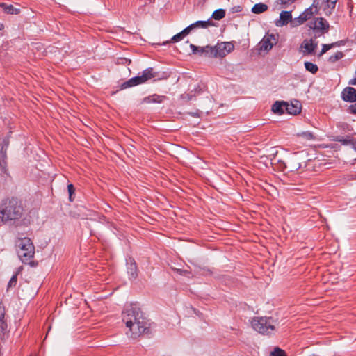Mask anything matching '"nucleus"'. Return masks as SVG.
<instances>
[{
  "label": "nucleus",
  "instance_id": "nucleus-1",
  "mask_svg": "<svg viewBox=\"0 0 356 356\" xmlns=\"http://www.w3.org/2000/svg\"><path fill=\"white\" fill-rule=\"evenodd\" d=\"M0 211L2 221L18 219L22 214V207L17 198L5 200Z\"/></svg>",
  "mask_w": 356,
  "mask_h": 356
},
{
  "label": "nucleus",
  "instance_id": "nucleus-2",
  "mask_svg": "<svg viewBox=\"0 0 356 356\" xmlns=\"http://www.w3.org/2000/svg\"><path fill=\"white\" fill-rule=\"evenodd\" d=\"M15 245L17 255L23 263H29L33 258L35 247L29 238H18Z\"/></svg>",
  "mask_w": 356,
  "mask_h": 356
},
{
  "label": "nucleus",
  "instance_id": "nucleus-3",
  "mask_svg": "<svg viewBox=\"0 0 356 356\" xmlns=\"http://www.w3.org/2000/svg\"><path fill=\"white\" fill-rule=\"evenodd\" d=\"M276 322L272 318H254L252 321V326L254 330L263 334H269L275 329Z\"/></svg>",
  "mask_w": 356,
  "mask_h": 356
},
{
  "label": "nucleus",
  "instance_id": "nucleus-4",
  "mask_svg": "<svg viewBox=\"0 0 356 356\" xmlns=\"http://www.w3.org/2000/svg\"><path fill=\"white\" fill-rule=\"evenodd\" d=\"M122 315V321L126 324V326H130L131 323L140 321V320H145L140 309L136 305L126 306Z\"/></svg>",
  "mask_w": 356,
  "mask_h": 356
},
{
  "label": "nucleus",
  "instance_id": "nucleus-5",
  "mask_svg": "<svg viewBox=\"0 0 356 356\" xmlns=\"http://www.w3.org/2000/svg\"><path fill=\"white\" fill-rule=\"evenodd\" d=\"M158 74V72H154L153 68H147L142 72L141 75L138 74V76L133 77L127 81L123 83L121 86V88L125 89L129 87L144 83L152 79L157 78Z\"/></svg>",
  "mask_w": 356,
  "mask_h": 356
},
{
  "label": "nucleus",
  "instance_id": "nucleus-6",
  "mask_svg": "<svg viewBox=\"0 0 356 356\" xmlns=\"http://www.w3.org/2000/svg\"><path fill=\"white\" fill-rule=\"evenodd\" d=\"M234 46L232 42H225L218 43L216 45L211 46V57L223 58L232 52Z\"/></svg>",
  "mask_w": 356,
  "mask_h": 356
},
{
  "label": "nucleus",
  "instance_id": "nucleus-7",
  "mask_svg": "<svg viewBox=\"0 0 356 356\" xmlns=\"http://www.w3.org/2000/svg\"><path fill=\"white\" fill-rule=\"evenodd\" d=\"M147 325L145 320H140V321L131 323L130 326H127L129 329V333L127 332V334H130L131 338L136 339L145 332L147 328Z\"/></svg>",
  "mask_w": 356,
  "mask_h": 356
},
{
  "label": "nucleus",
  "instance_id": "nucleus-8",
  "mask_svg": "<svg viewBox=\"0 0 356 356\" xmlns=\"http://www.w3.org/2000/svg\"><path fill=\"white\" fill-rule=\"evenodd\" d=\"M309 27L315 31H319L322 33L329 31L330 25L323 17H316L310 22Z\"/></svg>",
  "mask_w": 356,
  "mask_h": 356
},
{
  "label": "nucleus",
  "instance_id": "nucleus-9",
  "mask_svg": "<svg viewBox=\"0 0 356 356\" xmlns=\"http://www.w3.org/2000/svg\"><path fill=\"white\" fill-rule=\"evenodd\" d=\"M277 38L274 34L267 33L259 42L261 51H269L276 44Z\"/></svg>",
  "mask_w": 356,
  "mask_h": 356
},
{
  "label": "nucleus",
  "instance_id": "nucleus-10",
  "mask_svg": "<svg viewBox=\"0 0 356 356\" xmlns=\"http://www.w3.org/2000/svg\"><path fill=\"white\" fill-rule=\"evenodd\" d=\"M317 45V42L312 38L305 40L300 45V49L304 55H309L314 52Z\"/></svg>",
  "mask_w": 356,
  "mask_h": 356
},
{
  "label": "nucleus",
  "instance_id": "nucleus-11",
  "mask_svg": "<svg viewBox=\"0 0 356 356\" xmlns=\"http://www.w3.org/2000/svg\"><path fill=\"white\" fill-rule=\"evenodd\" d=\"M341 97L344 102H356V89L353 87H346L342 90Z\"/></svg>",
  "mask_w": 356,
  "mask_h": 356
},
{
  "label": "nucleus",
  "instance_id": "nucleus-12",
  "mask_svg": "<svg viewBox=\"0 0 356 356\" xmlns=\"http://www.w3.org/2000/svg\"><path fill=\"white\" fill-rule=\"evenodd\" d=\"M193 54H199L207 57H211V46L197 47L193 44H190Z\"/></svg>",
  "mask_w": 356,
  "mask_h": 356
},
{
  "label": "nucleus",
  "instance_id": "nucleus-13",
  "mask_svg": "<svg viewBox=\"0 0 356 356\" xmlns=\"http://www.w3.org/2000/svg\"><path fill=\"white\" fill-rule=\"evenodd\" d=\"M285 110L289 114L297 115L301 111V104L300 102L297 100L292 102L291 104H288L285 102Z\"/></svg>",
  "mask_w": 356,
  "mask_h": 356
},
{
  "label": "nucleus",
  "instance_id": "nucleus-14",
  "mask_svg": "<svg viewBox=\"0 0 356 356\" xmlns=\"http://www.w3.org/2000/svg\"><path fill=\"white\" fill-rule=\"evenodd\" d=\"M292 15L290 11H282L280 14V20L277 22V26H284L291 22Z\"/></svg>",
  "mask_w": 356,
  "mask_h": 356
},
{
  "label": "nucleus",
  "instance_id": "nucleus-15",
  "mask_svg": "<svg viewBox=\"0 0 356 356\" xmlns=\"http://www.w3.org/2000/svg\"><path fill=\"white\" fill-rule=\"evenodd\" d=\"M166 97L165 96L159 95L154 94L145 97L143 99V103L151 104V103H161Z\"/></svg>",
  "mask_w": 356,
  "mask_h": 356
},
{
  "label": "nucleus",
  "instance_id": "nucleus-16",
  "mask_svg": "<svg viewBox=\"0 0 356 356\" xmlns=\"http://www.w3.org/2000/svg\"><path fill=\"white\" fill-rule=\"evenodd\" d=\"M127 273L131 279H135L137 277V266L134 259H129L127 262Z\"/></svg>",
  "mask_w": 356,
  "mask_h": 356
},
{
  "label": "nucleus",
  "instance_id": "nucleus-17",
  "mask_svg": "<svg viewBox=\"0 0 356 356\" xmlns=\"http://www.w3.org/2000/svg\"><path fill=\"white\" fill-rule=\"evenodd\" d=\"M272 111L278 115L283 114L286 111L285 102L276 101L272 106Z\"/></svg>",
  "mask_w": 356,
  "mask_h": 356
},
{
  "label": "nucleus",
  "instance_id": "nucleus-18",
  "mask_svg": "<svg viewBox=\"0 0 356 356\" xmlns=\"http://www.w3.org/2000/svg\"><path fill=\"white\" fill-rule=\"evenodd\" d=\"M268 10V6L263 3H256L252 8V12L255 14H260Z\"/></svg>",
  "mask_w": 356,
  "mask_h": 356
},
{
  "label": "nucleus",
  "instance_id": "nucleus-19",
  "mask_svg": "<svg viewBox=\"0 0 356 356\" xmlns=\"http://www.w3.org/2000/svg\"><path fill=\"white\" fill-rule=\"evenodd\" d=\"M1 6L3 8L5 13L8 14H18L19 13V9L15 8L13 5L1 3Z\"/></svg>",
  "mask_w": 356,
  "mask_h": 356
},
{
  "label": "nucleus",
  "instance_id": "nucleus-20",
  "mask_svg": "<svg viewBox=\"0 0 356 356\" xmlns=\"http://www.w3.org/2000/svg\"><path fill=\"white\" fill-rule=\"evenodd\" d=\"M317 12H314L313 8H311L309 7L308 8L305 9V10L301 13V15L304 18L305 21H307L308 19H310L315 14H317Z\"/></svg>",
  "mask_w": 356,
  "mask_h": 356
},
{
  "label": "nucleus",
  "instance_id": "nucleus-21",
  "mask_svg": "<svg viewBox=\"0 0 356 356\" xmlns=\"http://www.w3.org/2000/svg\"><path fill=\"white\" fill-rule=\"evenodd\" d=\"M297 136L302 138L304 140H312L314 139V134L310 131H303L297 134Z\"/></svg>",
  "mask_w": 356,
  "mask_h": 356
},
{
  "label": "nucleus",
  "instance_id": "nucleus-22",
  "mask_svg": "<svg viewBox=\"0 0 356 356\" xmlns=\"http://www.w3.org/2000/svg\"><path fill=\"white\" fill-rule=\"evenodd\" d=\"M305 67L307 71L312 74H316L318 70V67L316 64L309 61L305 62Z\"/></svg>",
  "mask_w": 356,
  "mask_h": 356
},
{
  "label": "nucleus",
  "instance_id": "nucleus-23",
  "mask_svg": "<svg viewBox=\"0 0 356 356\" xmlns=\"http://www.w3.org/2000/svg\"><path fill=\"white\" fill-rule=\"evenodd\" d=\"M225 16V10L224 9H218L212 14V17L215 20H220Z\"/></svg>",
  "mask_w": 356,
  "mask_h": 356
},
{
  "label": "nucleus",
  "instance_id": "nucleus-24",
  "mask_svg": "<svg viewBox=\"0 0 356 356\" xmlns=\"http://www.w3.org/2000/svg\"><path fill=\"white\" fill-rule=\"evenodd\" d=\"M305 22L306 21L304 19V18L300 14L298 17H296L294 19L291 18V26L292 27H296L302 24Z\"/></svg>",
  "mask_w": 356,
  "mask_h": 356
},
{
  "label": "nucleus",
  "instance_id": "nucleus-25",
  "mask_svg": "<svg viewBox=\"0 0 356 356\" xmlns=\"http://www.w3.org/2000/svg\"><path fill=\"white\" fill-rule=\"evenodd\" d=\"M213 24L210 20L207 21H197L193 23L195 29L196 28H207L209 26H211Z\"/></svg>",
  "mask_w": 356,
  "mask_h": 356
},
{
  "label": "nucleus",
  "instance_id": "nucleus-26",
  "mask_svg": "<svg viewBox=\"0 0 356 356\" xmlns=\"http://www.w3.org/2000/svg\"><path fill=\"white\" fill-rule=\"evenodd\" d=\"M343 53L341 52V51H337V53H335L334 55H332L330 58H329V61L330 63H335L337 62V60H340L341 58H342L343 57Z\"/></svg>",
  "mask_w": 356,
  "mask_h": 356
},
{
  "label": "nucleus",
  "instance_id": "nucleus-27",
  "mask_svg": "<svg viewBox=\"0 0 356 356\" xmlns=\"http://www.w3.org/2000/svg\"><path fill=\"white\" fill-rule=\"evenodd\" d=\"M270 356H286V355L283 350L277 347L270 353Z\"/></svg>",
  "mask_w": 356,
  "mask_h": 356
},
{
  "label": "nucleus",
  "instance_id": "nucleus-28",
  "mask_svg": "<svg viewBox=\"0 0 356 356\" xmlns=\"http://www.w3.org/2000/svg\"><path fill=\"white\" fill-rule=\"evenodd\" d=\"M336 44H337V43H332L330 44H323L322 50H321L319 56L323 55V54L327 52L328 50H330L331 48L335 47Z\"/></svg>",
  "mask_w": 356,
  "mask_h": 356
},
{
  "label": "nucleus",
  "instance_id": "nucleus-29",
  "mask_svg": "<svg viewBox=\"0 0 356 356\" xmlns=\"http://www.w3.org/2000/svg\"><path fill=\"white\" fill-rule=\"evenodd\" d=\"M17 274L13 275L8 284V288L9 289L10 287L15 286L17 284Z\"/></svg>",
  "mask_w": 356,
  "mask_h": 356
},
{
  "label": "nucleus",
  "instance_id": "nucleus-30",
  "mask_svg": "<svg viewBox=\"0 0 356 356\" xmlns=\"http://www.w3.org/2000/svg\"><path fill=\"white\" fill-rule=\"evenodd\" d=\"M184 37V34H182V32L181 31L180 33L175 35L170 40V42H179L180 40H181L183 39V38Z\"/></svg>",
  "mask_w": 356,
  "mask_h": 356
},
{
  "label": "nucleus",
  "instance_id": "nucleus-31",
  "mask_svg": "<svg viewBox=\"0 0 356 356\" xmlns=\"http://www.w3.org/2000/svg\"><path fill=\"white\" fill-rule=\"evenodd\" d=\"M195 27H194V25L193 24L189 25L188 26H187L186 28H185L181 32H182V34H184V36L188 35L190 33V32L194 29Z\"/></svg>",
  "mask_w": 356,
  "mask_h": 356
},
{
  "label": "nucleus",
  "instance_id": "nucleus-32",
  "mask_svg": "<svg viewBox=\"0 0 356 356\" xmlns=\"http://www.w3.org/2000/svg\"><path fill=\"white\" fill-rule=\"evenodd\" d=\"M193 96L191 93H184L181 95V98L186 102H188L193 99Z\"/></svg>",
  "mask_w": 356,
  "mask_h": 356
},
{
  "label": "nucleus",
  "instance_id": "nucleus-33",
  "mask_svg": "<svg viewBox=\"0 0 356 356\" xmlns=\"http://www.w3.org/2000/svg\"><path fill=\"white\" fill-rule=\"evenodd\" d=\"M291 168L296 170H298L300 168V164L296 159H293L291 161Z\"/></svg>",
  "mask_w": 356,
  "mask_h": 356
},
{
  "label": "nucleus",
  "instance_id": "nucleus-34",
  "mask_svg": "<svg viewBox=\"0 0 356 356\" xmlns=\"http://www.w3.org/2000/svg\"><path fill=\"white\" fill-rule=\"evenodd\" d=\"M319 5V0H314L312 6H310L311 8H313L314 12H318V6Z\"/></svg>",
  "mask_w": 356,
  "mask_h": 356
},
{
  "label": "nucleus",
  "instance_id": "nucleus-35",
  "mask_svg": "<svg viewBox=\"0 0 356 356\" xmlns=\"http://www.w3.org/2000/svg\"><path fill=\"white\" fill-rule=\"evenodd\" d=\"M348 111L356 115V103L354 104H351L348 106Z\"/></svg>",
  "mask_w": 356,
  "mask_h": 356
},
{
  "label": "nucleus",
  "instance_id": "nucleus-36",
  "mask_svg": "<svg viewBox=\"0 0 356 356\" xmlns=\"http://www.w3.org/2000/svg\"><path fill=\"white\" fill-rule=\"evenodd\" d=\"M67 189H68V193H69V196H70V199L71 200V197H72V194L74 193V186L70 184L67 186Z\"/></svg>",
  "mask_w": 356,
  "mask_h": 356
},
{
  "label": "nucleus",
  "instance_id": "nucleus-37",
  "mask_svg": "<svg viewBox=\"0 0 356 356\" xmlns=\"http://www.w3.org/2000/svg\"><path fill=\"white\" fill-rule=\"evenodd\" d=\"M296 0H278L277 2L282 5H288L293 3Z\"/></svg>",
  "mask_w": 356,
  "mask_h": 356
},
{
  "label": "nucleus",
  "instance_id": "nucleus-38",
  "mask_svg": "<svg viewBox=\"0 0 356 356\" xmlns=\"http://www.w3.org/2000/svg\"><path fill=\"white\" fill-rule=\"evenodd\" d=\"M339 142L341 143L343 145H348L353 143V140L351 139H345V138H341L337 140Z\"/></svg>",
  "mask_w": 356,
  "mask_h": 356
},
{
  "label": "nucleus",
  "instance_id": "nucleus-39",
  "mask_svg": "<svg viewBox=\"0 0 356 356\" xmlns=\"http://www.w3.org/2000/svg\"><path fill=\"white\" fill-rule=\"evenodd\" d=\"M328 3V6L331 8V9H334L336 6V3L338 0H326Z\"/></svg>",
  "mask_w": 356,
  "mask_h": 356
},
{
  "label": "nucleus",
  "instance_id": "nucleus-40",
  "mask_svg": "<svg viewBox=\"0 0 356 356\" xmlns=\"http://www.w3.org/2000/svg\"><path fill=\"white\" fill-rule=\"evenodd\" d=\"M5 309L3 307L0 306V321H2L4 318Z\"/></svg>",
  "mask_w": 356,
  "mask_h": 356
},
{
  "label": "nucleus",
  "instance_id": "nucleus-41",
  "mask_svg": "<svg viewBox=\"0 0 356 356\" xmlns=\"http://www.w3.org/2000/svg\"><path fill=\"white\" fill-rule=\"evenodd\" d=\"M203 89L200 86H197L195 89L194 90H192L191 92H194L195 94H200L202 92Z\"/></svg>",
  "mask_w": 356,
  "mask_h": 356
},
{
  "label": "nucleus",
  "instance_id": "nucleus-42",
  "mask_svg": "<svg viewBox=\"0 0 356 356\" xmlns=\"http://www.w3.org/2000/svg\"><path fill=\"white\" fill-rule=\"evenodd\" d=\"M1 322V325H0V329H1V330H3L6 327V324L3 322V320H2V321H0Z\"/></svg>",
  "mask_w": 356,
  "mask_h": 356
},
{
  "label": "nucleus",
  "instance_id": "nucleus-43",
  "mask_svg": "<svg viewBox=\"0 0 356 356\" xmlns=\"http://www.w3.org/2000/svg\"><path fill=\"white\" fill-rule=\"evenodd\" d=\"M174 270L177 272L179 274H183V273H187L186 270H182L178 269V268H175Z\"/></svg>",
  "mask_w": 356,
  "mask_h": 356
},
{
  "label": "nucleus",
  "instance_id": "nucleus-44",
  "mask_svg": "<svg viewBox=\"0 0 356 356\" xmlns=\"http://www.w3.org/2000/svg\"><path fill=\"white\" fill-rule=\"evenodd\" d=\"M122 60H124L125 62L124 63H130V62H131L130 60H127V58H120L118 60L119 63H122Z\"/></svg>",
  "mask_w": 356,
  "mask_h": 356
},
{
  "label": "nucleus",
  "instance_id": "nucleus-45",
  "mask_svg": "<svg viewBox=\"0 0 356 356\" xmlns=\"http://www.w3.org/2000/svg\"><path fill=\"white\" fill-rule=\"evenodd\" d=\"M0 154L3 159L6 157V151H3V147L1 148Z\"/></svg>",
  "mask_w": 356,
  "mask_h": 356
},
{
  "label": "nucleus",
  "instance_id": "nucleus-46",
  "mask_svg": "<svg viewBox=\"0 0 356 356\" xmlns=\"http://www.w3.org/2000/svg\"><path fill=\"white\" fill-rule=\"evenodd\" d=\"M350 85H356V77L349 81Z\"/></svg>",
  "mask_w": 356,
  "mask_h": 356
},
{
  "label": "nucleus",
  "instance_id": "nucleus-47",
  "mask_svg": "<svg viewBox=\"0 0 356 356\" xmlns=\"http://www.w3.org/2000/svg\"><path fill=\"white\" fill-rule=\"evenodd\" d=\"M233 9H234V11H235V12H240V11H241V6L235 7V8H234Z\"/></svg>",
  "mask_w": 356,
  "mask_h": 356
},
{
  "label": "nucleus",
  "instance_id": "nucleus-48",
  "mask_svg": "<svg viewBox=\"0 0 356 356\" xmlns=\"http://www.w3.org/2000/svg\"><path fill=\"white\" fill-rule=\"evenodd\" d=\"M190 114H191V115H192V116H198V113H197V112H196V113H190Z\"/></svg>",
  "mask_w": 356,
  "mask_h": 356
},
{
  "label": "nucleus",
  "instance_id": "nucleus-49",
  "mask_svg": "<svg viewBox=\"0 0 356 356\" xmlns=\"http://www.w3.org/2000/svg\"><path fill=\"white\" fill-rule=\"evenodd\" d=\"M335 43H337V44L335 45L336 46H339L341 43H342V41H340V42H336Z\"/></svg>",
  "mask_w": 356,
  "mask_h": 356
},
{
  "label": "nucleus",
  "instance_id": "nucleus-50",
  "mask_svg": "<svg viewBox=\"0 0 356 356\" xmlns=\"http://www.w3.org/2000/svg\"><path fill=\"white\" fill-rule=\"evenodd\" d=\"M3 29V25L2 24H0V30H2Z\"/></svg>",
  "mask_w": 356,
  "mask_h": 356
},
{
  "label": "nucleus",
  "instance_id": "nucleus-51",
  "mask_svg": "<svg viewBox=\"0 0 356 356\" xmlns=\"http://www.w3.org/2000/svg\"><path fill=\"white\" fill-rule=\"evenodd\" d=\"M169 42H170L169 41H166V42H163V44H168Z\"/></svg>",
  "mask_w": 356,
  "mask_h": 356
},
{
  "label": "nucleus",
  "instance_id": "nucleus-52",
  "mask_svg": "<svg viewBox=\"0 0 356 356\" xmlns=\"http://www.w3.org/2000/svg\"><path fill=\"white\" fill-rule=\"evenodd\" d=\"M207 99H208V100L211 102V99H210V97H207Z\"/></svg>",
  "mask_w": 356,
  "mask_h": 356
},
{
  "label": "nucleus",
  "instance_id": "nucleus-53",
  "mask_svg": "<svg viewBox=\"0 0 356 356\" xmlns=\"http://www.w3.org/2000/svg\"><path fill=\"white\" fill-rule=\"evenodd\" d=\"M355 147V149H356V144L355 145V147Z\"/></svg>",
  "mask_w": 356,
  "mask_h": 356
}]
</instances>
